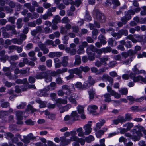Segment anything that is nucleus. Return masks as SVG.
Segmentation results:
<instances>
[{"label":"nucleus","instance_id":"1","mask_svg":"<svg viewBox=\"0 0 146 146\" xmlns=\"http://www.w3.org/2000/svg\"><path fill=\"white\" fill-rule=\"evenodd\" d=\"M132 135L129 133H125V135L127 137L131 138L134 141H139L140 139V136L142 135L141 132L137 131L135 129H133L131 131Z\"/></svg>","mask_w":146,"mask_h":146},{"label":"nucleus","instance_id":"2","mask_svg":"<svg viewBox=\"0 0 146 146\" xmlns=\"http://www.w3.org/2000/svg\"><path fill=\"white\" fill-rule=\"evenodd\" d=\"M32 4L33 6L31 5L30 3H27L24 4V6L28 9L31 12H34L35 11V7L39 6V4L36 1H33Z\"/></svg>","mask_w":146,"mask_h":146},{"label":"nucleus","instance_id":"3","mask_svg":"<svg viewBox=\"0 0 146 146\" xmlns=\"http://www.w3.org/2000/svg\"><path fill=\"white\" fill-rule=\"evenodd\" d=\"M129 77L131 79L133 80L134 82H138L141 80L143 82L146 83V78H143L141 76L139 75L136 76L135 74L131 72L130 73Z\"/></svg>","mask_w":146,"mask_h":146},{"label":"nucleus","instance_id":"4","mask_svg":"<svg viewBox=\"0 0 146 146\" xmlns=\"http://www.w3.org/2000/svg\"><path fill=\"white\" fill-rule=\"evenodd\" d=\"M95 12L96 13L97 20L101 23H104L106 21V17L104 15L100 12L98 9H96Z\"/></svg>","mask_w":146,"mask_h":146},{"label":"nucleus","instance_id":"5","mask_svg":"<svg viewBox=\"0 0 146 146\" xmlns=\"http://www.w3.org/2000/svg\"><path fill=\"white\" fill-rule=\"evenodd\" d=\"M127 36L128 35V31L127 29H122L119 30L118 33H115V36H116V39H119L121 38L122 35Z\"/></svg>","mask_w":146,"mask_h":146},{"label":"nucleus","instance_id":"6","mask_svg":"<svg viewBox=\"0 0 146 146\" xmlns=\"http://www.w3.org/2000/svg\"><path fill=\"white\" fill-rule=\"evenodd\" d=\"M92 122L89 121L87 124H86L83 127L84 129V133L85 135H89L91 132L92 129L91 128Z\"/></svg>","mask_w":146,"mask_h":146},{"label":"nucleus","instance_id":"7","mask_svg":"<svg viewBox=\"0 0 146 146\" xmlns=\"http://www.w3.org/2000/svg\"><path fill=\"white\" fill-rule=\"evenodd\" d=\"M68 72L70 74L74 75V74H75L78 76L80 78H82V74H81V72L78 68L69 69L68 70Z\"/></svg>","mask_w":146,"mask_h":146},{"label":"nucleus","instance_id":"8","mask_svg":"<svg viewBox=\"0 0 146 146\" xmlns=\"http://www.w3.org/2000/svg\"><path fill=\"white\" fill-rule=\"evenodd\" d=\"M38 46L41 50L43 51L44 54H46L49 53V50L46 48L45 44L40 42L38 44Z\"/></svg>","mask_w":146,"mask_h":146},{"label":"nucleus","instance_id":"9","mask_svg":"<svg viewBox=\"0 0 146 146\" xmlns=\"http://www.w3.org/2000/svg\"><path fill=\"white\" fill-rule=\"evenodd\" d=\"M101 79L103 80H107L110 83L111 85H112L114 82V80L112 78L105 74H103L101 78Z\"/></svg>","mask_w":146,"mask_h":146},{"label":"nucleus","instance_id":"10","mask_svg":"<svg viewBox=\"0 0 146 146\" xmlns=\"http://www.w3.org/2000/svg\"><path fill=\"white\" fill-rule=\"evenodd\" d=\"M70 87L74 89V88L73 85H72L71 86L68 85H65L62 86V89L63 90H66L67 91L66 92L65 94H69L71 93V91L72 89L70 88Z\"/></svg>","mask_w":146,"mask_h":146},{"label":"nucleus","instance_id":"11","mask_svg":"<svg viewBox=\"0 0 146 146\" xmlns=\"http://www.w3.org/2000/svg\"><path fill=\"white\" fill-rule=\"evenodd\" d=\"M49 90L44 89L40 90L37 92L38 95L40 96H47L49 94Z\"/></svg>","mask_w":146,"mask_h":146},{"label":"nucleus","instance_id":"12","mask_svg":"<svg viewBox=\"0 0 146 146\" xmlns=\"http://www.w3.org/2000/svg\"><path fill=\"white\" fill-rule=\"evenodd\" d=\"M46 71L45 72H38L36 73V75L35 78L37 79H42L45 78L44 76L45 74H46Z\"/></svg>","mask_w":146,"mask_h":146},{"label":"nucleus","instance_id":"13","mask_svg":"<svg viewBox=\"0 0 146 146\" xmlns=\"http://www.w3.org/2000/svg\"><path fill=\"white\" fill-rule=\"evenodd\" d=\"M69 58L68 56H64L62 57L61 64L63 67H66L68 65V61Z\"/></svg>","mask_w":146,"mask_h":146},{"label":"nucleus","instance_id":"14","mask_svg":"<svg viewBox=\"0 0 146 146\" xmlns=\"http://www.w3.org/2000/svg\"><path fill=\"white\" fill-rule=\"evenodd\" d=\"M72 139H73V141L79 142L82 145H83L84 144L85 140L82 138H79L77 136H73Z\"/></svg>","mask_w":146,"mask_h":146},{"label":"nucleus","instance_id":"15","mask_svg":"<svg viewBox=\"0 0 146 146\" xmlns=\"http://www.w3.org/2000/svg\"><path fill=\"white\" fill-rule=\"evenodd\" d=\"M96 47L92 45H90L87 48L86 51L88 55H91L92 52H94L96 49Z\"/></svg>","mask_w":146,"mask_h":146},{"label":"nucleus","instance_id":"16","mask_svg":"<svg viewBox=\"0 0 146 146\" xmlns=\"http://www.w3.org/2000/svg\"><path fill=\"white\" fill-rule=\"evenodd\" d=\"M16 113L17 120H23V112L21 111H15Z\"/></svg>","mask_w":146,"mask_h":146},{"label":"nucleus","instance_id":"17","mask_svg":"<svg viewBox=\"0 0 146 146\" xmlns=\"http://www.w3.org/2000/svg\"><path fill=\"white\" fill-rule=\"evenodd\" d=\"M65 50L67 53L72 55H74L76 53V50L74 48L71 49L69 47H67L65 48Z\"/></svg>","mask_w":146,"mask_h":146},{"label":"nucleus","instance_id":"18","mask_svg":"<svg viewBox=\"0 0 146 146\" xmlns=\"http://www.w3.org/2000/svg\"><path fill=\"white\" fill-rule=\"evenodd\" d=\"M99 121L100 122H98L96 124V128L95 129L96 131H97L98 129H100L101 127L105 123V121L103 119H100Z\"/></svg>","mask_w":146,"mask_h":146},{"label":"nucleus","instance_id":"19","mask_svg":"<svg viewBox=\"0 0 146 146\" xmlns=\"http://www.w3.org/2000/svg\"><path fill=\"white\" fill-rule=\"evenodd\" d=\"M67 101L66 99H63L61 98H58L56 100V104L59 106L61 104H67Z\"/></svg>","mask_w":146,"mask_h":146},{"label":"nucleus","instance_id":"20","mask_svg":"<svg viewBox=\"0 0 146 146\" xmlns=\"http://www.w3.org/2000/svg\"><path fill=\"white\" fill-rule=\"evenodd\" d=\"M55 67L56 68H60L61 66V62L59 58H55L54 59Z\"/></svg>","mask_w":146,"mask_h":146},{"label":"nucleus","instance_id":"21","mask_svg":"<svg viewBox=\"0 0 146 146\" xmlns=\"http://www.w3.org/2000/svg\"><path fill=\"white\" fill-rule=\"evenodd\" d=\"M78 69L81 72V74H81L82 71H83L85 72H87L90 70V68L88 66H87L85 67L81 66Z\"/></svg>","mask_w":146,"mask_h":146},{"label":"nucleus","instance_id":"22","mask_svg":"<svg viewBox=\"0 0 146 146\" xmlns=\"http://www.w3.org/2000/svg\"><path fill=\"white\" fill-rule=\"evenodd\" d=\"M4 100L2 99L1 100V102H2L1 106L3 108H7L9 106L10 104L7 102H4Z\"/></svg>","mask_w":146,"mask_h":146},{"label":"nucleus","instance_id":"23","mask_svg":"<svg viewBox=\"0 0 146 146\" xmlns=\"http://www.w3.org/2000/svg\"><path fill=\"white\" fill-rule=\"evenodd\" d=\"M75 61L74 63V65H79L81 63L80 57L79 55H76L75 56Z\"/></svg>","mask_w":146,"mask_h":146},{"label":"nucleus","instance_id":"24","mask_svg":"<svg viewBox=\"0 0 146 146\" xmlns=\"http://www.w3.org/2000/svg\"><path fill=\"white\" fill-rule=\"evenodd\" d=\"M61 21V18L59 15H56L54 17V19L52 21L53 24H57Z\"/></svg>","mask_w":146,"mask_h":146},{"label":"nucleus","instance_id":"25","mask_svg":"<svg viewBox=\"0 0 146 146\" xmlns=\"http://www.w3.org/2000/svg\"><path fill=\"white\" fill-rule=\"evenodd\" d=\"M22 21V18H19L17 19L16 23V25L18 29H20L22 27L23 25Z\"/></svg>","mask_w":146,"mask_h":146},{"label":"nucleus","instance_id":"26","mask_svg":"<svg viewBox=\"0 0 146 146\" xmlns=\"http://www.w3.org/2000/svg\"><path fill=\"white\" fill-rule=\"evenodd\" d=\"M78 115L76 111H73L72 112L70 116V120L71 121H75L76 119V117H77Z\"/></svg>","mask_w":146,"mask_h":146},{"label":"nucleus","instance_id":"27","mask_svg":"<svg viewBox=\"0 0 146 146\" xmlns=\"http://www.w3.org/2000/svg\"><path fill=\"white\" fill-rule=\"evenodd\" d=\"M125 38L126 39H129L131 40L133 43H136L137 42V40L134 38L133 35L130 34L128 35Z\"/></svg>","mask_w":146,"mask_h":146},{"label":"nucleus","instance_id":"28","mask_svg":"<svg viewBox=\"0 0 146 146\" xmlns=\"http://www.w3.org/2000/svg\"><path fill=\"white\" fill-rule=\"evenodd\" d=\"M88 83L90 86L93 85L95 83V80L90 76L88 77Z\"/></svg>","mask_w":146,"mask_h":146},{"label":"nucleus","instance_id":"29","mask_svg":"<svg viewBox=\"0 0 146 146\" xmlns=\"http://www.w3.org/2000/svg\"><path fill=\"white\" fill-rule=\"evenodd\" d=\"M130 19L126 14H125V16L121 18V21L123 23L124 25H125L127 23V21Z\"/></svg>","mask_w":146,"mask_h":146},{"label":"nucleus","instance_id":"30","mask_svg":"<svg viewBox=\"0 0 146 146\" xmlns=\"http://www.w3.org/2000/svg\"><path fill=\"white\" fill-rule=\"evenodd\" d=\"M124 127H127V129L128 131L130 130L131 128L133 126V124L131 122H128L127 123L124 124L123 125Z\"/></svg>","mask_w":146,"mask_h":146},{"label":"nucleus","instance_id":"31","mask_svg":"<svg viewBox=\"0 0 146 146\" xmlns=\"http://www.w3.org/2000/svg\"><path fill=\"white\" fill-rule=\"evenodd\" d=\"M135 14L134 11L133 9L128 10L125 14L130 19H131V15H133Z\"/></svg>","mask_w":146,"mask_h":146},{"label":"nucleus","instance_id":"32","mask_svg":"<svg viewBox=\"0 0 146 146\" xmlns=\"http://www.w3.org/2000/svg\"><path fill=\"white\" fill-rule=\"evenodd\" d=\"M36 102L40 104V108H43L46 107V103L45 102L41 101L39 99H36Z\"/></svg>","mask_w":146,"mask_h":146},{"label":"nucleus","instance_id":"33","mask_svg":"<svg viewBox=\"0 0 146 146\" xmlns=\"http://www.w3.org/2000/svg\"><path fill=\"white\" fill-rule=\"evenodd\" d=\"M45 76H44L45 78H44L45 79V81L46 82H48L52 81V78L50 76H48L47 71H46V74H45Z\"/></svg>","mask_w":146,"mask_h":146},{"label":"nucleus","instance_id":"34","mask_svg":"<svg viewBox=\"0 0 146 146\" xmlns=\"http://www.w3.org/2000/svg\"><path fill=\"white\" fill-rule=\"evenodd\" d=\"M27 107L26 110L28 111H31V112L33 113L36 111V110L33 108L32 106L30 104L28 105Z\"/></svg>","mask_w":146,"mask_h":146},{"label":"nucleus","instance_id":"35","mask_svg":"<svg viewBox=\"0 0 146 146\" xmlns=\"http://www.w3.org/2000/svg\"><path fill=\"white\" fill-rule=\"evenodd\" d=\"M27 82V78H24L23 80L17 79L16 80V82L18 84H25Z\"/></svg>","mask_w":146,"mask_h":146},{"label":"nucleus","instance_id":"36","mask_svg":"<svg viewBox=\"0 0 146 146\" xmlns=\"http://www.w3.org/2000/svg\"><path fill=\"white\" fill-rule=\"evenodd\" d=\"M82 128L80 127L77 129L76 132L78 133V135L79 137H82L84 134V132L82 131Z\"/></svg>","mask_w":146,"mask_h":146},{"label":"nucleus","instance_id":"37","mask_svg":"<svg viewBox=\"0 0 146 146\" xmlns=\"http://www.w3.org/2000/svg\"><path fill=\"white\" fill-rule=\"evenodd\" d=\"M106 31L107 32H110L111 34V36L115 38H116V36H115V33H117L116 32H115V29L111 28H109L107 29H106Z\"/></svg>","mask_w":146,"mask_h":146},{"label":"nucleus","instance_id":"38","mask_svg":"<svg viewBox=\"0 0 146 146\" xmlns=\"http://www.w3.org/2000/svg\"><path fill=\"white\" fill-rule=\"evenodd\" d=\"M21 140L25 144H28L30 142V139L27 136H23V138H21Z\"/></svg>","mask_w":146,"mask_h":146},{"label":"nucleus","instance_id":"39","mask_svg":"<svg viewBox=\"0 0 146 146\" xmlns=\"http://www.w3.org/2000/svg\"><path fill=\"white\" fill-rule=\"evenodd\" d=\"M98 108L97 106L95 105H90L88 106V108L91 112H94V110H97Z\"/></svg>","mask_w":146,"mask_h":146},{"label":"nucleus","instance_id":"40","mask_svg":"<svg viewBox=\"0 0 146 146\" xmlns=\"http://www.w3.org/2000/svg\"><path fill=\"white\" fill-rule=\"evenodd\" d=\"M98 33V31L97 29H94L92 31V36L94 39L97 38V35Z\"/></svg>","mask_w":146,"mask_h":146},{"label":"nucleus","instance_id":"41","mask_svg":"<svg viewBox=\"0 0 146 146\" xmlns=\"http://www.w3.org/2000/svg\"><path fill=\"white\" fill-rule=\"evenodd\" d=\"M132 61V58H131L127 60L122 62L121 63L123 65H128Z\"/></svg>","mask_w":146,"mask_h":146},{"label":"nucleus","instance_id":"42","mask_svg":"<svg viewBox=\"0 0 146 146\" xmlns=\"http://www.w3.org/2000/svg\"><path fill=\"white\" fill-rule=\"evenodd\" d=\"M94 137L92 135H89L88 137L85 138V141L88 143H90L94 140Z\"/></svg>","mask_w":146,"mask_h":146},{"label":"nucleus","instance_id":"43","mask_svg":"<svg viewBox=\"0 0 146 146\" xmlns=\"http://www.w3.org/2000/svg\"><path fill=\"white\" fill-rule=\"evenodd\" d=\"M12 42L14 44H21L22 43V41L19 39H18L16 38L12 39Z\"/></svg>","mask_w":146,"mask_h":146},{"label":"nucleus","instance_id":"44","mask_svg":"<svg viewBox=\"0 0 146 146\" xmlns=\"http://www.w3.org/2000/svg\"><path fill=\"white\" fill-rule=\"evenodd\" d=\"M77 109L78 112L79 114L83 113H84V108L82 106H78Z\"/></svg>","mask_w":146,"mask_h":146},{"label":"nucleus","instance_id":"45","mask_svg":"<svg viewBox=\"0 0 146 146\" xmlns=\"http://www.w3.org/2000/svg\"><path fill=\"white\" fill-rule=\"evenodd\" d=\"M137 128L139 129V130H137V131H140L141 132L142 131H143V130L145 129L144 127H143L142 126H141L139 124H138L135 126L134 127V129H136Z\"/></svg>","mask_w":146,"mask_h":146},{"label":"nucleus","instance_id":"46","mask_svg":"<svg viewBox=\"0 0 146 146\" xmlns=\"http://www.w3.org/2000/svg\"><path fill=\"white\" fill-rule=\"evenodd\" d=\"M85 18L86 21H90L91 20V17L89 15L88 12L87 11H86V15Z\"/></svg>","mask_w":146,"mask_h":146},{"label":"nucleus","instance_id":"47","mask_svg":"<svg viewBox=\"0 0 146 146\" xmlns=\"http://www.w3.org/2000/svg\"><path fill=\"white\" fill-rule=\"evenodd\" d=\"M111 48L110 47H109L102 48V52L104 53H107L110 52L111 51Z\"/></svg>","mask_w":146,"mask_h":146},{"label":"nucleus","instance_id":"48","mask_svg":"<svg viewBox=\"0 0 146 146\" xmlns=\"http://www.w3.org/2000/svg\"><path fill=\"white\" fill-rule=\"evenodd\" d=\"M75 86L76 88L80 89H83V88L82 84L80 82H77L75 84Z\"/></svg>","mask_w":146,"mask_h":146},{"label":"nucleus","instance_id":"49","mask_svg":"<svg viewBox=\"0 0 146 146\" xmlns=\"http://www.w3.org/2000/svg\"><path fill=\"white\" fill-rule=\"evenodd\" d=\"M25 123L27 125H33L34 124V122L32 121L31 119L26 120L25 121Z\"/></svg>","mask_w":146,"mask_h":146},{"label":"nucleus","instance_id":"50","mask_svg":"<svg viewBox=\"0 0 146 146\" xmlns=\"http://www.w3.org/2000/svg\"><path fill=\"white\" fill-rule=\"evenodd\" d=\"M81 3V0H75V1L72 2V3L77 7H78Z\"/></svg>","mask_w":146,"mask_h":146},{"label":"nucleus","instance_id":"51","mask_svg":"<svg viewBox=\"0 0 146 146\" xmlns=\"http://www.w3.org/2000/svg\"><path fill=\"white\" fill-rule=\"evenodd\" d=\"M104 131L102 130H100L96 133V135L98 138L100 137L104 133Z\"/></svg>","mask_w":146,"mask_h":146},{"label":"nucleus","instance_id":"52","mask_svg":"<svg viewBox=\"0 0 146 146\" xmlns=\"http://www.w3.org/2000/svg\"><path fill=\"white\" fill-rule=\"evenodd\" d=\"M125 121H129L132 119L131 115L129 113H127L125 115Z\"/></svg>","mask_w":146,"mask_h":146},{"label":"nucleus","instance_id":"53","mask_svg":"<svg viewBox=\"0 0 146 146\" xmlns=\"http://www.w3.org/2000/svg\"><path fill=\"white\" fill-rule=\"evenodd\" d=\"M62 22L63 23H67L70 22V20L67 17H64L62 19Z\"/></svg>","mask_w":146,"mask_h":146},{"label":"nucleus","instance_id":"54","mask_svg":"<svg viewBox=\"0 0 146 146\" xmlns=\"http://www.w3.org/2000/svg\"><path fill=\"white\" fill-rule=\"evenodd\" d=\"M28 81L30 83H33L35 82V78L34 76H30L29 77Z\"/></svg>","mask_w":146,"mask_h":146},{"label":"nucleus","instance_id":"55","mask_svg":"<svg viewBox=\"0 0 146 146\" xmlns=\"http://www.w3.org/2000/svg\"><path fill=\"white\" fill-rule=\"evenodd\" d=\"M119 92L121 94L125 95L127 94L128 92V90L127 89L124 88L122 89L119 90Z\"/></svg>","mask_w":146,"mask_h":146},{"label":"nucleus","instance_id":"56","mask_svg":"<svg viewBox=\"0 0 146 146\" xmlns=\"http://www.w3.org/2000/svg\"><path fill=\"white\" fill-rule=\"evenodd\" d=\"M33 13L31 16V19H36L39 17V15L38 13L36 12H34Z\"/></svg>","mask_w":146,"mask_h":146},{"label":"nucleus","instance_id":"57","mask_svg":"<svg viewBox=\"0 0 146 146\" xmlns=\"http://www.w3.org/2000/svg\"><path fill=\"white\" fill-rule=\"evenodd\" d=\"M36 9V11L37 12L39 13H42L44 11L43 8L41 6H38Z\"/></svg>","mask_w":146,"mask_h":146},{"label":"nucleus","instance_id":"58","mask_svg":"<svg viewBox=\"0 0 146 146\" xmlns=\"http://www.w3.org/2000/svg\"><path fill=\"white\" fill-rule=\"evenodd\" d=\"M38 69L39 70L41 71H44L46 70V66L44 65H39L38 67Z\"/></svg>","mask_w":146,"mask_h":146},{"label":"nucleus","instance_id":"59","mask_svg":"<svg viewBox=\"0 0 146 146\" xmlns=\"http://www.w3.org/2000/svg\"><path fill=\"white\" fill-rule=\"evenodd\" d=\"M9 22H11L12 24L15 23V18L14 17H11L8 19Z\"/></svg>","mask_w":146,"mask_h":146},{"label":"nucleus","instance_id":"60","mask_svg":"<svg viewBox=\"0 0 146 146\" xmlns=\"http://www.w3.org/2000/svg\"><path fill=\"white\" fill-rule=\"evenodd\" d=\"M111 95L112 96H114L115 98L117 99L120 98L121 96L120 94L116 93L115 91L113 92Z\"/></svg>","mask_w":146,"mask_h":146},{"label":"nucleus","instance_id":"61","mask_svg":"<svg viewBox=\"0 0 146 146\" xmlns=\"http://www.w3.org/2000/svg\"><path fill=\"white\" fill-rule=\"evenodd\" d=\"M114 58L115 60L117 61H121L122 60L121 56L119 54L115 55L114 56Z\"/></svg>","mask_w":146,"mask_h":146},{"label":"nucleus","instance_id":"62","mask_svg":"<svg viewBox=\"0 0 146 146\" xmlns=\"http://www.w3.org/2000/svg\"><path fill=\"white\" fill-rule=\"evenodd\" d=\"M46 64L48 67H51L52 66V61L50 59L46 61Z\"/></svg>","mask_w":146,"mask_h":146},{"label":"nucleus","instance_id":"63","mask_svg":"<svg viewBox=\"0 0 146 146\" xmlns=\"http://www.w3.org/2000/svg\"><path fill=\"white\" fill-rule=\"evenodd\" d=\"M70 102L72 104H76L77 102L75 99L73 98L72 96H70L68 98Z\"/></svg>","mask_w":146,"mask_h":146},{"label":"nucleus","instance_id":"64","mask_svg":"<svg viewBox=\"0 0 146 146\" xmlns=\"http://www.w3.org/2000/svg\"><path fill=\"white\" fill-rule=\"evenodd\" d=\"M127 52L129 54V56L133 55L137 53V52L136 51L133 50L131 49L127 51Z\"/></svg>","mask_w":146,"mask_h":146}]
</instances>
